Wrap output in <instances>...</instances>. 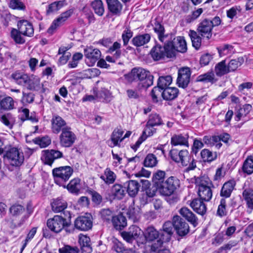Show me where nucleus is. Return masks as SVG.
<instances>
[{
	"label": "nucleus",
	"mask_w": 253,
	"mask_h": 253,
	"mask_svg": "<svg viewBox=\"0 0 253 253\" xmlns=\"http://www.w3.org/2000/svg\"><path fill=\"white\" fill-rule=\"evenodd\" d=\"M169 155L173 161L180 163L183 167H186L187 171L194 170L196 168V161L186 149L178 151L172 149L169 151Z\"/></svg>",
	"instance_id": "obj_1"
},
{
	"label": "nucleus",
	"mask_w": 253,
	"mask_h": 253,
	"mask_svg": "<svg viewBox=\"0 0 253 253\" xmlns=\"http://www.w3.org/2000/svg\"><path fill=\"white\" fill-rule=\"evenodd\" d=\"M2 155L3 158L6 159L12 166L19 167L23 164L24 160L23 153L20 149L11 145L0 148V155Z\"/></svg>",
	"instance_id": "obj_2"
},
{
	"label": "nucleus",
	"mask_w": 253,
	"mask_h": 253,
	"mask_svg": "<svg viewBox=\"0 0 253 253\" xmlns=\"http://www.w3.org/2000/svg\"><path fill=\"white\" fill-rule=\"evenodd\" d=\"M221 20L219 16H215L211 20L206 18L202 20L197 27V32L204 39H210L212 37V30L214 27L219 26Z\"/></svg>",
	"instance_id": "obj_3"
},
{
	"label": "nucleus",
	"mask_w": 253,
	"mask_h": 253,
	"mask_svg": "<svg viewBox=\"0 0 253 253\" xmlns=\"http://www.w3.org/2000/svg\"><path fill=\"white\" fill-rule=\"evenodd\" d=\"M130 81H140L142 82L143 87L148 88L153 83V76L148 71L141 68L132 69L127 75Z\"/></svg>",
	"instance_id": "obj_4"
},
{
	"label": "nucleus",
	"mask_w": 253,
	"mask_h": 253,
	"mask_svg": "<svg viewBox=\"0 0 253 253\" xmlns=\"http://www.w3.org/2000/svg\"><path fill=\"white\" fill-rule=\"evenodd\" d=\"M73 169L70 166H62L52 169V174L55 183L64 188L66 187V182L73 174Z\"/></svg>",
	"instance_id": "obj_5"
},
{
	"label": "nucleus",
	"mask_w": 253,
	"mask_h": 253,
	"mask_svg": "<svg viewBox=\"0 0 253 253\" xmlns=\"http://www.w3.org/2000/svg\"><path fill=\"white\" fill-rule=\"evenodd\" d=\"M167 44L169 45V49L171 51L172 56H175V52L185 53L187 51V47L186 42L184 37L178 36L174 37L172 34L166 41Z\"/></svg>",
	"instance_id": "obj_6"
},
{
	"label": "nucleus",
	"mask_w": 253,
	"mask_h": 253,
	"mask_svg": "<svg viewBox=\"0 0 253 253\" xmlns=\"http://www.w3.org/2000/svg\"><path fill=\"white\" fill-rule=\"evenodd\" d=\"M179 186V180L174 176H170L161 183L156 189L163 196H170Z\"/></svg>",
	"instance_id": "obj_7"
},
{
	"label": "nucleus",
	"mask_w": 253,
	"mask_h": 253,
	"mask_svg": "<svg viewBox=\"0 0 253 253\" xmlns=\"http://www.w3.org/2000/svg\"><path fill=\"white\" fill-rule=\"evenodd\" d=\"M46 224L48 228L55 233H59L62 229L70 224V219L56 215L47 220Z\"/></svg>",
	"instance_id": "obj_8"
},
{
	"label": "nucleus",
	"mask_w": 253,
	"mask_h": 253,
	"mask_svg": "<svg viewBox=\"0 0 253 253\" xmlns=\"http://www.w3.org/2000/svg\"><path fill=\"white\" fill-rule=\"evenodd\" d=\"M163 42L164 43L163 46L157 44L152 47L150 51V54L154 61L160 60L164 59L165 57H172L171 51L169 50L168 44H167L166 42Z\"/></svg>",
	"instance_id": "obj_9"
},
{
	"label": "nucleus",
	"mask_w": 253,
	"mask_h": 253,
	"mask_svg": "<svg viewBox=\"0 0 253 253\" xmlns=\"http://www.w3.org/2000/svg\"><path fill=\"white\" fill-rule=\"evenodd\" d=\"M173 228L176 234L183 238L186 236L190 232L189 224L180 216L175 215L172 218Z\"/></svg>",
	"instance_id": "obj_10"
},
{
	"label": "nucleus",
	"mask_w": 253,
	"mask_h": 253,
	"mask_svg": "<svg viewBox=\"0 0 253 253\" xmlns=\"http://www.w3.org/2000/svg\"><path fill=\"white\" fill-rule=\"evenodd\" d=\"M92 225V217L90 214L86 213L85 215L80 216L74 221L75 227L80 231H88L91 229Z\"/></svg>",
	"instance_id": "obj_11"
},
{
	"label": "nucleus",
	"mask_w": 253,
	"mask_h": 253,
	"mask_svg": "<svg viewBox=\"0 0 253 253\" xmlns=\"http://www.w3.org/2000/svg\"><path fill=\"white\" fill-rule=\"evenodd\" d=\"M77 137L70 127L65 128L59 135V142L63 147H70L75 143Z\"/></svg>",
	"instance_id": "obj_12"
},
{
	"label": "nucleus",
	"mask_w": 253,
	"mask_h": 253,
	"mask_svg": "<svg viewBox=\"0 0 253 253\" xmlns=\"http://www.w3.org/2000/svg\"><path fill=\"white\" fill-rule=\"evenodd\" d=\"M63 157V153L59 150H45L42 152L41 160L44 164L51 166L55 160Z\"/></svg>",
	"instance_id": "obj_13"
},
{
	"label": "nucleus",
	"mask_w": 253,
	"mask_h": 253,
	"mask_svg": "<svg viewBox=\"0 0 253 253\" xmlns=\"http://www.w3.org/2000/svg\"><path fill=\"white\" fill-rule=\"evenodd\" d=\"M191 71L189 67H182L178 70L177 84L180 87L186 88L190 80Z\"/></svg>",
	"instance_id": "obj_14"
},
{
	"label": "nucleus",
	"mask_w": 253,
	"mask_h": 253,
	"mask_svg": "<svg viewBox=\"0 0 253 253\" xmlns=\"http://www.w3.org/2000/svg\"><path fill=\"white\" fill-rule=\"evenodd\" d=\"M67 205L66 201L60 198L54 199L51 203V209L53 212L58 213L63 211L65 216L70 220L71 218L70 212L68 211H65Z\"/></svg>",
	"instance_id": "obj_15"
},
{
	"label": "nucleus",
	"mask_w": 253,
	"mask_h": 253,
	"mask_svg": "<svg viewBox=\"0 0 253 253\" xmlns=\"http://www.w3.org/2000/svg\"><path fill=\"white\" fill-rule=\"evenodd\" d=\"M173 228L172 221H167L165 222L162 228L159 231L160 238L165 241V243L169 242L174 233Z\"/></svg>",
	"instance_id": "obj_16"
},
{
	"label": "nucleus",
	"mask_w": 253,
	"mask_h": 253,
	"mask_svg": "<svg viewBox=\"0 0 253 253\" xmlns=\"http://www.w3.org/2000/svg\"><path fill=\"white\" fill-rule=\"evenodd\" d=\"M78 242L80 246L79 253H91L92 247L89 237L80 234Z\"/></svg>",
	"instance_id": "obj_17"
},
{
	"label": "nucleus",
	"mask_w": 253,
	"mask_h": 253,
	"mask_svg": "<svg viewBox=\"0 0 253 253\" xmlns=\"http://www.w3.org/2000/svg\"><path fill=\"white\" fill-rule=\"evenodd\" d=\"M51 123L52 131L55 134H58L65 128L70 127L67 126L65 121L57 115L52 116Z\"/></svg>",
	"instance_id": "obj_18"
},
{
	"label": "nucleus",
	"mask_w": 253,
	"mask_h": 253,
	"mask_svg": "<svg viewBox=\"0 0 253 253\" xmlns=\"http://www.w3.org/2000/svg\"><path fill=\"white\" fill-rule=\"evenodd\" d=\"M124 131L121 129L116 128L112 132L110 138L108 140V146L111 148L115 146L121 147V143L123 141L122 136Z\"/></svg>",
	"instance_id": "obj_19"
},
{
	"label": "nucleus",
	"mask_w": 253,
	"mask_h": 253,
	"mask_svg": "<svg viewBox=\"0 0 253 253\" xmlns=\"http://www.w3.org/2000/svg\"><path fill=\"white\" fill-rule=\"evenodd\" d=\"M17 28L21 34L25 37H32L34 36V29L32 24L27 20H21L17 22Z\"/></svg>",
	"instance_id": "obj_20"
},
{
	"label": "nucleus",
	"mask_w": 253,
	"mask_h": 253,
	"mask_svg": "<svg viewBox=\"0 0 253 253\" xmlns=\"http://www.w3.org/2000/svg\"><path fill=\"white\" fill-rule=\"evenodd\" d=\"M141 182L142 183V189L144 192L141 197V203L145 204L148 202V198H152L155 195L157 189L150 188L151 184L147 180H141Z\"/></svg>",
	"instance_id": "obj_21"
},
{
	"label": "nucleus",
	"mask_w": 253,
	"mask_h": 253,
	"mask_svg": "<svg viewBox=\"0 0 253 253\" xmlns=\"http://www.w3.org/2000/svg\"><path fill=\"white\" fill-rule=\"evenodd\" d=\"M179 214L194 227L198 224V218L188 208L184 207L179 210Z\"/></svg>",
	"instance_id": "obj_22"
},
{
	"label": "nucleus",
	"mask_w": 253,
	"mask_h": 253,
	"mask_svg": "<svg viewBox=\"0 0 253 253\" xmlns=\"http://www.w3.org/2000/svg\"><path fill=\"white\" fill-rule=\"evenodd\" d=\"M84 56L90 62L89 66H92L100 58L101 56L100 51L92 47H88L84 50Z\"/></svg>",
	"instance_id": "obj_23"
},
{
	"label": "nucleus",
	"mask_w": 253,
	"mask_h": 253,
	"mask_svg": "<svg viewBox=\"0 0 253 253\" xmlns=\"http://www.w3.org/2000/svg\"><path fill=\"white\" fill-rule=\"evenodd\" d=\"M108 10L113 15L120 16L122 13L123 4L119 0H106Z\"/></svg>",
	"instance_id": "obj_24"
},
{
	"label": "nucleus",
	"mask_w": 253,
	"mask_h": 253,
	"mask_svg": "<svg viewBox=\"0 0 253 253\" xmlns=\"http://www.w3.org/2000/svg\"><path fill=\"white\" fill-rule=\"evenodd\" d=\"M189 135L187 133L173 135L170 139V143L172 146H184L189 147Z\"/></svg>",
	"instance_id": "obj_25"
},
{
	"label": "nucleus",
	"mask_w": 253,
	"mask_h": 253,
	"mask_svg": "<svg viewBox=\"0 0 253 253\" xmlns=\"http://www.w3.org/2000/svg\"><path fill=\"white\" fill-rule=\"evenodd\" d=\"M236 186L234 180H229L223 185L220 192V195L223 198H229Z\"/></svg>",
	"instance_id": "obj_26"
},
{
	"label": "nucleus",
	"mask_w": 253,
	"mask_h": 253,
	"mask_svg": "<svg viewBox=\"0 0 253 253\" xmlns=\"http://www.w3.org/2000/svg\"><path fill=\"white\" fill-rule=\"evenodd\" d=\"M111 222L114 228L118 231L123 230L127 226L126 218L122 213L115 215Z\"/></svg>",
	"instance_id": "obj_27"
},
{
	"label": "nucleus",
	"mask_w": 253,
	"mask_h": 253,
	"mask_svg": "<svg viewBox=\"0 0 253 253\" xmlns=\"http://www.w3.org/2000/svg\"><path fill=\"white\" fill-rule=\"evenodd\" d=\"M203 201L201 198L195 199L190 203V206L193 210L202 215H204L207 211L206 205Z\"/></svg>",
	"instance_id": "obj_28"
},
{
	"label": "nucleus",
	"mask_w": 253,
	"mask_h": 253,
	"mask_svg": "<svg viewBox=\"0 0 253 253\" xmlns=\"http://www.w3.org/2000/svg\"><path fill=\"white\" fill-rule=\"evenodd\" d=\"M125 185L126 187L128 195L131 197H135L139 190V183L136 180H130L127 181Z\"/></svg>",
	"instance_id": "obj_29"
},
{
	"label": "nucleus",
	"mask_w": 253,
	"mask_h": 253,
	"mask_svg": "<svg viewBox=\"0 0 253 253\" xmlns=\"http://www.w3.org/2000/svg\"><path fill=\"white\" fill-rule=\"evenodd\" d=\"M150 39L151 36L149 34H144L135 36L131 42L135 46L140 47L148 43Z\"/></svg>",
	"instance_id": "obj_30"
},
{
	"label": "nucleus",
	"mask_w": 253,
	"mask_h": 253,
	"mask_svg": "<svg viewBox=\"0 0 253 253\" xmlns=\"http://www.w3.org/2000/svg\"><path fill=\"white\" fill-rule=\"evenodd\" d=\"M153 29L154 32L157 34L159 40L161 42H166L170 36L169 34H165L164 26L157 21L154 23Z\"/></svg>",
	"instance_id": "obj_31"
},
{
	"label": "nucleus",
	"mask_w": 253,
	"mask_h": 253,
	"mask_svg": "<svg viewBox=\"0 0 253 253\" xmlns=\"http://www.w3.org/2000/svg\"><path fill=\"white\" fill-rule=\"evenodd\" d=\"M194 183L198 189L209 187H214L211 181L207 176L195 177Z\"/></svg>",
	"instance_id": "obj_32"
},
{
	"label": "nucleus",
	"mask_w": 253,
	"mask_h": 253,
	"mask_svg": "<svg viewBox=\"0 0 253 253\" xmlns=\"http://www.w3.org/2000/svg\"><path fill=\"white\" fill-rule=\"evenodd\" d=\"M179 94L178 89L174 87H169L165 88L162 93V96L166 100L175 99Z\"/></svg>",
	"instance_id": "obj_33"
},
{
	"label": "nucleus",
	"mask_w": 253,
	"mask_h": 253,
	"mask_svg": "<svg viewBox=\"0 0 253 253\" xmlns=\"http://www.w3.org/2000/svg\"><path fill=\"white\" fill-rule=\"evenodd\" d=\"M98 73V70L97 69H88L85 71V73L84 75V77H76L75 78L71 79L68 80L70 82V84L72 85H76L80 84L81 80L85 78H91L92 76L95 75H97Z\"/></svg>",
	"instance_id": "obj_34"
},
{
	"label": "nucleus",
	"mask_w": 253,
	"mask_h": 253,
	"mask_svg": "<svg viewBox=\"0 0 253 253\" xmlns=\"http://www.w3.org/2000/svg\"><path fill=\"white\" fill-rule=\"evenodd\" d=\"M242 196L248 211H251L253 210V190L249 188L245 189L242 193Z\"/></svg>",
	"instance_id": "obj_35"
},
{
	"label": "nucleus",
	"mask_w": 253,
	"mask_h": 253,
	"mask_svg": "<svg viewBox=\"0 0 253 253\" xmlns=\"http://www.w3.org/2000/svg\"><path fill=\"white\" fill-rule=\"evenodd\" d=\"M68 190L72 194L78 195L81 189V179L75 178L71 180L66 187Z\"/></svg>",
	"instance_id": "obj_36"
},
{
	"label": "nucleus",
	"mask_w": 253,
	"mask_h": 253,
	"mask_svg": "<svg viewBox=\"0 0 253 253\" xmlns=\"http://www.w3.org/2000/svg\"><path fill=\"white\" fill-rule=\"evenodd\" d=\"M28 75L20 71H16L11 75V79L17 84L24 86L28 80Z\"/></svg>",
	"instance_id": "obj_37"
},
{
	"label": "nucleus",
	"mask_w": 253,
	"mask_h": 253,
	"mask_svg": "<svg viewBox=\"0 0 253 253\" xmlns=\"http://www.w3.org/2000/svg\"><path fill=\"white\" fill-rule=\"evenodd\" d=\"M144 237L147 242H153L160 237L159 231L154 227H148L144 232Z\"/></svg>",
	"instance_id": "obj_38"
},
{
	"label": "nucleus",
	"mask_w": 253,
	"mask_h": 253,
	"mask_svg": "<svg viewBox=\"0 0 253 253\" xmlns=\"http://www.w3.org/2000/svg\"><path fill=\"white\" fill-rule=\"evenodd\" d=\"M116 177V174L110 168H106L104 170V174L100 176V178L107 185L114 183Z\"/></svg>",
	"instance_id": "obj_39"
},
{
	"label": "nucleus",
	"mask_w": 253,
	"mask_h": 253,
	"mask_svg": "<svg viewBox=\"0 0 253 253\" xmlns=\"http://www.w3.org/2000/svg\"><path fill=\"white\" fill-rule=\"evenodd\" d=\"M201 158L204 162L211 163L217 158L216 152H212L208 149H203L200 153Z\"/></svg>",
	"instance_id": "obj_40"
},
{
	"label": "nucleus",
	"mask_w": 253,
	"mask_h": 253,
	"mask_svg": "<svg viewBox=\"0 0 253 253\" xmlns=\"http://www.w3.org/2000/svg\"><path fill=\"white\" fill-rule=\"evenodd\" d=\"M66 3L65 0H60L54 1L48 5L46 9V14L49 15L57 11L65 5Z\"/></svg>",
	"instance_id": "obj_41"
},
{
	"label": "nucleus",
	"mask_w": 253,
	"mask_h": 253,
	"mask_svg": "<svg viewBox=\"0 0 253 253\" xmlns=\"http://www.w3.org/2000/svg\"><path fill=\"white\" fill-rule=\"evenodd\" d=\"M40 79L37 77H30L28 76V80L25 86L30 90H36L40 88Z\"/></svg>",
	"instance_id": "obj_42"
},
{
	"label": "nucleus",
	"mask_w": 253,
	"mask_h": 253,
	"mask_svg": "<svg viewBox=\"0 0 253 253\" xmlns=\"http://www.w3.org/2000/svg\"><path fill=\"white\" fill-rule=\"evenodd\" d=\"M10 37L16 44H23L26 42L25 36L21 34L18 28L12 29L10 32Z\"/></svg>",
	"instance_id": "obj_43"
},
{
	"label": "nucleus",
	"mask_w": 253,
	"mask_h": 253,
	"mask_svg": "<svg viewBox=\"0 0 253 253\" xmlns=\"http://www.w3.org/2000/svg\"><path fill=\"white\" fill-rule=\"evenodd\" d=\"M90 6L96 15L99 16L103 15L105 12V8L103 3L101 0H93L90 3Z\"/></svg>",
	"instance_id": "obj_44"
},
{
	"label": "nucleus",
	"mask_w": 253,
	"mask_h": 253,
	"mask_svg": "<svg viewBox=\"0 0 253 253\" xmlns=\"http://www.w3.org/2000/svg\"><path fill=\"white\" fill-rule=\"evenodd\" d=\"M212 187L202 188L198 189V195L202 200L210 201L212 196Z\"/></svg>",
	"instance_id": "obj_45"
},
{
	"label": "nucleus",
	"mask_w": 253,
	"mask_h": 253,
	"mask_svg": "<svg viewBox=\"0 0 253 253\" xmlns=\"http://www.w3.org/2000/svg\"><path fill=\"white\" fill-rule=\"evenodd\" d=\"M189 36L192 41V45L196 49H199L201 45L202 38L200 37L198 32L194 30H190Z\"/></svg>",
	"instance_id": "obj_46"
},
{
	"label": "nucleus",
	"mask_w": 253,
	"mask_h": 253,
	"mask_svg": "<svg viewBox=\"0 0 253 253\" xmlns=\"http://www.w3.org/2000/svg\"><path fill=\"white\" fill-rule=\"evenodd\" d=\"M25 208L20 204H14L9 209V213L13 217H17L22 215L25 211Z\"/></svg>",
	"instance_id": "obj_47"
},
{
	"label": "nucleus",
	"mask_w": 253,
	"mask_h": 253,
	"mask_svg": "<svg viewBox=\"0 0 253 253\" xmlns=\"http://www.w3.org/2000/svg\"><path fill=\"white\" fill-rule=\"evenodd\" d=\"M126 214L129 219L135 222L139 220L140 218V210L135 208L133 206H130L127 210Z\"/></svg>",
	"instance_id": "obj_48"
},
{
	"label": "nucleus",
	"mask_w": 253,
	"mask_h": 253,
	"mask_svg": "<svg viewBox=\"0 0 253 253\" xmlns=\"http://www.w3.org/2000/svg\"><path fill=\"white\" fill-rule=\"evenodd\" d=\"M112 195L114 198L121 200L125 195V190L122 185L119 184H114L111 189Z\"/></svg>",
	"instance_id": "obj_49"
},
{
	"label": "nucleus",
	"mask_w": 253,
	"mask_h": 253,
	"mask_svg": "<svg viewBox=\"0 0 253 253\" xmlns=\"http://www.w3.org/2000/svg\"><path fill=\"white\" fill-rule=\"evenodd\" d=\"M99 215L104 222L110 223L112 220L113 211L110 209H102L99 212Z\"/></svg>",
	"instance_id": "obj_50"
},
{
	"label": "nucleus",
	"mask_w": 253,
	"mask_h": 253,
	"mask_svg": "<svg viewBox=\"0 0 253 253\" xmlns=\"http://www.w3.org/2000/svg\"><path fill=\"white\" fill-rule=\"evenodd\" d=\"M244 173L250 175L253 173V158L248 157L244 161L242 166Z\"/></svg>",
	"instance_id": "obj_51"
},
{
	"label": "nucleus",
	"mask_w": 253,
	"mask_h": 253,
	"mask_svg": "<svg viewBox=\"0 0 253 253\" xmlns=\"http://www.w3.org/2000/svg\"><path fill=\"white\" fill-rule=\"evenodd\" d=\"M13 107L14 101L11 97H6L0 101V109L8 110L12 109Z\"/></svg>",
	"instance_id": "obj_52"
},
{
	"label": "nucleus",
	"mask_w": 253,
	"mask_h": 253,
	"mask_svg": "<svg viewBox=\"0 0 253 253\" xmlns=\"http://www.w3.org/2000/svg\"><path fill=\"white\" fill-rule=\"evenodd\" d=\"M215 72L218 77H221L229 73V71L226 65L225 60H222L218 63L215 67Z\"/></svg>",
	"instance_id": "obj_53"
},
{
	"label": "nucleus",
	"mask_w": 253,
	"mask_h": 253,
	"mask_svg": "<svg viewBox=\"0 0 253 253\" xmlns=\"http://www.w3.org/2000/svg\"><path fill=\"white\" fill-rule=\"evenodd\" d=\"M214 80V75L212 72H208L198 76L196 79L197 82L213 83Z\"/></svg>",
	"instance_id": "obj_54"
},
{
	"label": "nucleus",
	"mask_w": 253,
	"mask_h": 253,
	"mask_svg": "<svg viewBox=\"0 0 253 253\" xmlns=\"http://www.w3.org/2000/svg\"><path fill=\"white\" fill-rule=\"evenodd\" d=\"M165 176L166 172L162 170H158L153 175V181L156 188L165 180Z\"/></svg>",
	"instance_id": "obj_55"
},
{
	"label": "nucleus",
	"mask_w": 253,
	"mask_h": 253,
	"mask_svg": "<svg viewBox=\"0 0 253 253\" xmlns=\"http://www.w3.org/2000/svg\"><path fill=\"white\" fill-rule=\"evenodd\" d=\"M172 77L169 75L160 77L157 82V84L164 90L169 87V86L172 83Z\"/></svg>",
	"instance_id": "obj_56"
},
{
	"label": "nucleus",
	"mask_w": 253,
	"mask_h": 253,
	"mask_svg": "<svg viewBox=\"0 0 253 253\" xmlns=\"http://www.w3.org/2000/svg\"><path fill=\"white\" fill-rule=\"evenodd\" d=\"M244 62V59L243 57L230 60L227 66L229 72L235 71Z\"/></svg>",
	"instance_id": "obj_57"
},
{
	"label": "nucleus",
	"mask_w": 253,
	"mask_h": 253,
	"mask_svg": "<svg viewBox=\"0 0 253 253\" xmlns=\"http://www.w3.org/2000/svg\"><path fill=\"white\" fill-rule=\"evenodd\" d=\"M0 121L8 128L11 129L13 126V119L9 113L0 114Z\"/></svg>",
	"instance_id": "obj_58"
},
{
	"label": "nucleus",
	"mask_w": 253,
	"mask_h": 253,
	"mask_svg": "<svg viewBox=\"0 0 253 253\" xmlns=\"http://www.w3.org/2000/svg\"><path fill=\"white\" fill-rule=\"evenodd\" d=\"M148 126H157L162 124V120L159 115L157 114H151L149 115L148 120L147 122Z\"/></svg>",
	"instance_id": "obj_59"
},
{
	"label": "nucleus",
	"mask_w": 253,
	"mask_h": 253,
	"mask_svg": "<svg viewBox=\"0 0 253 253\" xmlns=\"http://www.w3.org/2000/svg\"><path fill=\"white\" fill-rule=\"evenodd\" d=\"M143 163L146 167L153 168L156 166L158 163V160L155 155L150 153L145 157Z\"/></svg>",
	"instance_id": "obj_60"
},
{
	"label": "nucleus",
	"mask_w": 253,
	"mask_h": 253,
	"mask_svg": "<svg viewBox=\"0 0 253 253\" xmlns=\"http://www.w3.org/2000/svg\"><path fill=\"white\" fill-rule=\"evenodd\" d=\"M226 207L227 204L225 199L221 198L217 210V215L220 217L226 216L227 214Z\"/></svg>",
	"instance_id": "obj_61"
},
{
	"label": "nucleus",
	"mask_w": 253,
	"mask_h": 253,
	"mask_svg": "<svg viewBox=\"0 0 253 253\" xmlns=\"http://www.w3.org/2000/svg\"><path fill=\"white\" fill-rule=\"evenodd\" d=\"M96 96L100 101L108 102L110 100L111 93L106 88H101V89L97 92Z\"/></svg>",
	"instance_id": "obj_62"
},
{
	"label": "nucleus",
	"mask_w": 253,
	"mask_h": 253,
	"mask_svg": "<svg viewBox=\"0 0 253 253\" xmlns=\"http://www.w3.org/2000/svg\"><path fill=\"white\" fill-rule=\"evenodd\" d=\"M88 193L91 196L92 201L94 205L99 206L101 204L103 199L99 193L93 190H89Z\"/></svg>",
	"instance_id": "obj_63"
},
{
	"label": "nucleus",
	"mask_w": 253,
	"mask_h": 253,
	"mask_svg": "<svg viewBox=\"0 0 253 253\" xmlns=\"http://www.w3.org/2000/svg\"><path fill=\"white\" fill-rule=\"evenodd\" d=\"M59 253H79V248L66 245L59 249Z\"/></svg>",
	"instance_id": "obj_64"
}]
</instances>
